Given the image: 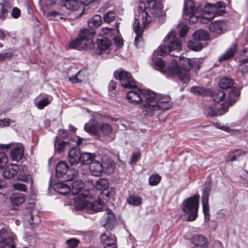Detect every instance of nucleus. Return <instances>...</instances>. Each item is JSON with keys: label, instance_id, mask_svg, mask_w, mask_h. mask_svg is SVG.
Wrapping results in <instances>:
<instances>
[{"label": "nucleus", "instance_id": "obj_35", "mask_svg": "<svg viewBox=\"0 0 248 248\" xmlns=\"http://www.w3.org/2000/svg\"><path fill=\"white\" fill-rule=\"evenodd\" d=\"M195 9L194 4L192 0H188L185 3L184 8V16H188L194 13Z\"/></svg>", "mask_w": 248, "mask_h": 248}, {"label": "nucleus", "instance_id": "obj_28", "mask_svg": "<svg viewBox=\"0 0 248 248\" xmlns=\"http://www.w3.org/2000/svg\"><path fill=\"white\" fill-rule=\"evenodd\" d=\"M84 187V182L81 180H77L72 184L71 193L72 195H74L78 194L80 192Z\"/></svg>", "mask_w": 248, "mask_h": 248}, {"label": "nucleus", "instance_id": "obj_24", "mask_svg": "<svg viewBox=\"0 0 248 248\" xmlns=\"http://www.w3.org/2000/svg\"><path fill=\"white\" fill-rule=\"evenodd\" d=\"M90 170L93 175L95 176H100L103 172L102 163L97 161H92L90 165Z\"/></svg>", "mask_w": 248, "mask_h": 248}, {"label": "nucleus", "instance_id": "obj_38", "mask_svg": "<svg viewBox=\"0 0 248 248\" xmlns=\"http://www.w3.org/2000/svg\"><path fill=\"white\" fill-rule=\"evenodd\" d=\"M69 145L68 142H65L58 140L57 137H56L55 142V148L57 151L59 153L64 152L65 148Z\"/></svg>", "mask_w": 248, "mask_h": 248}, {"label": "nucleus", "instance_id": "obj_45", "mask_svg": "<svg viewBox=\"0 0 248 248\" xmlns=\"http://www.w3.org/2000/svg\"><path fill=\"white\" fill-rule=\"evenodd\" d=\"M94 33L95 32L93 30L83 29L81 31L79 36L81 38L92 39V37L94 36Z\"/></svg>", "mask_w": 248, "mask_h": 248}, {"label": "nucleus", "instance_id": "obj_17", "mask_svg": "<svg viewBox=\"0 0 248 248\" xmlns=\"http://www.w3.org/2000/svg\"><path fill=\"white\" fill-rule=\"evenodd\" d=\"M19 170V166L16 164L8 165L3 171V177L7 179H10L18 174Z\"/></svg>", "mask_w": 248, "mask_h": 248}, {"label": "nucleus", "instance_id": "obj_29", "mask_svg": "<svg viewBox=\"0 0 248 248\" xmlns=\"http://www.w3.org/2000/svg\"><path fill=\"white\" fill-rule=\"evenodd\" d=\"M68 170V166L65 162H59L56 167V173L58 177H62L65 174Z\"/></svg>", "mask_w": 248, "mask_h": 248}, {"label": "nucleus", "instance_id": "obj_42", "mask_svg": "<svg viewBox=\"0 0 248 248\" xmlns=\"http://www.w3.org/2000/svg\"><path fill=\"white\" fill-rule=\"evenodd\" d=\"M85 79V72L82 70L79 71L75 76L69 78V80L73 83L81 82Z\"/></svg>", "mask_w": 248, "mask_h": 248}, {"label": "nucleus", "instance_id": "obj_21", "mask_svg": "<svg viewBox=\"0 0 248 248\" xmlns=\"http://www.w3.org/2000/svg\"><path fill=\"white\" fill-rule=\"evenodd\" d=\"M139 13L141 15L143 26L145 28L151 21V17L148 15L146 11L145 4L143 2H140L139 6Z\"/></svg>", "mask_w": 248, "mask_h": 248}, {"label": "nucleus", "instance_id": "obj_59", "mask_svg": "<svg viewBox=\"0 0 248 248\" xmlns=\"http://www.w3.org/2000/svg\"><path fill=\"white\" fill-rule=\"evenodd\" d=\"M49 103L50 101L47 98H44L40 100L36 105L38 109H41Z\"/></svg>", "mask_w": 248, "mask_h": 248}, {"label": "nucleus", "instance_id": "obj_9", "mask_svg": "<svg viewBox=\"0 0 248 248\" xmlns=\"http://www.w3.org/2000/svg\"><path fill=\"white\" fill-rule=\"evenodd\" d=\"M208 38L209 36L206 31L202 30L197 31L193 34V38L188 43L187 47L193 51H200L203 48L201 41L206 40Z\"/></svg>", "mask_w": 248, "mask_h": 248}, {"label": "nucleus", "instance_id": "obj_20", "mask_svg": "<svg viewBox=\"0 0 248 248\" xmlns=\"http://www.w3.org/2000/svg\"><path fill=\"white\" fill-rule=\"evenodd\" d=\"M181 71L175 60H172L164 72V74L167 76H172L177 75L179 77V72Z\"/></svg>", "mask_w": 248, "mask_h": 248}, {"label": "nucleus", "instance_id": "obj_12", "mask_svg": "<svg viewBox=\"0 0 248 248\" xmlns=\"http://www.w3.org/2000/svg\"><path fill=\"white\" fill-rule=\"evenodd\" d=\"M101 223L104 228L108 230H112L117 224V220L115 215L110 209H107L101 219Z\"/></svg>", "mask_w": 248, "mask_h": 248}, {"label": "nucleus", "instance_id": "obj_3", "mask_svg": "<svg viewBox=\"0 0 248 248\" xmlns=\"http://www.w3.org/2000/svg\"><path fill=\"white\" fill-rule=\"evenodd\" d=\"M179 60L181 71L179 72V78L184 83H187L190 79L189 70L195 66V64L198 65L197 69H200L201 63L198 60H190L184 56H180Z\"/></svg>", "mask_w": 248, "mask_h": 248}, {"label": "nucleus", "instance_id": "obj_39", "mask_svg": "<svg viewBox=\"0 0 248 248\" xmlns=\"http://www.w3.org/2000/svg\"><path fill=\"white\" fill-rule=\"evenodd\" d=\"M108 182L107 179L101 178L96 181L95 187L98 190L105 191L108 189Z\"/></svg>", "mask_w": 248, "mask_h": 248}, {"label": "nucleus", "instance_id": "obj_61", "mask_svg": "<svg viewBox=\"0 0 248 248\" xmlns=\"http://www.w3.org/2000/svg\"><path fill=\"white\" fill-rule=\"evenodd\" d=\"M14 189L17 190L25 192L27 191V188L25 185L21 183H16L13 184V186Z\"/></svg>", "mask_w": 248, "mask_h": 248}, {"label": "nucleus", "instance_id": "obj_16", "mask_svg": "<svg viewBox=\"0 0 248 248\" xmlns=\"http://www.w3.org/2000/svg\"><path fill=\"white\" fill-rule=\"evenodd\" d=\"M99 124L95 121H91L86 123L84 126V130L90 134L94 136L97 138H100L99 132Z\"/></svg>", "mask_w": 248, "mask_h": 248}, {"label": "nucleus", "instance_id": "obj_33", "mask_svg": "<svg viewBox=\"0 0 248 248\" xmlns=\"http://www.w3.org/2000/svg\"><path fill=\"white\" fill-rule=\"evenodd\" d=\"M215 17V15L214 13H211L210 10L206 8L204 11L202 16L200 17L201 22L203 24H206L211 20L213 19Z\"/></svg>", "mask_w": 248, "mask_h": 248}, {"label": "nucleus", "instance_id": "obj_53", "mask_svg": "<svg viewBox=\"0 0 248 248\" xmlns=\"http://www.w3.org/2000/svg\"><path fill=\"white\" fill-rule=\"evenodd\" d=\"M115 14L112 11L108 12L104 16V20L107 23H110L114 20Z\"/></svg>", "mask_w": 248, "mask_h": 248}, {"label": "nucleus", "instance_id": "obj_6", "mask_svg": "<svg viewBox=\"0 0 248 248\" xmlns=\"http://www.w3.org/2000/svg\"><path fill=\"white\" fill-rule=\"evenodd\" d=\"M90 197L89 191L87 190H84L78 197L79 203L78 205L79 208H85L90 207V209L95 212L100 211L104 207L105 202L102 200L101 196L99 197L98 200L95 201L92 203H89L86 199Z\"/></svg>", "mask_w": 248, "mask_h": 248}, {"label": "nucleus", "instance_id": "obj_40", "mask_svg": "<svg viewBox=\"0 0 248 248\" xmlns=\"http://www.w3.org/2000/svg\"><path fill=\"white\" fill-rule=\"evenodd\" d=\"M102 164L103 172L105 171L108 174L111 173L113 172L114 169V163L112 160L108 159L106 162H103Z\"/></svg>", "mask_w": 248, "mask_h": 248}, {"label": "nucleus", "instance_id": "obj_30", "mask_svg": "<svg viewBox=\"0 0 248 248\" xmlns=\"http://www.w3.org/2000/svg\"><path fill=\"white\" fill-rule=\"evenodd\" d=\"M133 30L135 33L136 34V36L135 38V42L136 43H137L140 41V39L141 38L143 29L140 26L139 20L137 18L135 19V22L133 25Z\"/></svg>", "mask_w": 248, "mask_h": 248}, {"label": "nucleus", "instance_id": "obj_51", "mask_svg": "<svg viewBox=\"0 0 248 248\" xmlns=\"http://www.w3.org/2000/svg\"><path fill=\"white\" fill-rule=\"evenodd\" d=\"M184 16L186 20H188L189 22L192 24L196 23L199 19H200V17L198 16V15L196 12L191 14L190 15H189L188 16Z\"/></svg>", "mask_w": 248, "mask_h": 248}, {"label": "nucleus", "instance_id": "obj_4", "mask_svg": "<svg viewBox=\"0 0 248 248\" xmlns=\"http://www.w3.org/2000/svg\"><path fill=\"white\" fill-rule=\"evenodd\" d=\"M239 95V91L237 89H233L231 92L225 93L222 90L216 91L213 95V99L217 103V105L222 106L227 103V101L230 103V106L234 103L238 98Z\"/></svg>", "mask_w": 248, "mask_h": 248}, {"label": "nucleus", "instance_id": "obj_15", "mask_svg": "<svg viewBox=\"0 0 248 248\" xmlns=\"http://www.w3.org/2000/svg\"><path fill=\"white\" fill-rule=\"evenodd\" d=\"M100 240L101 242L105 245V247L116 248L117 247V240L115 236L109 232H105L102 234Z\"/></svg>", "mask_w": 248, "mask_h": 248}, {"label": "nucleus", "instance_id": "obj_63", "mask_svg": "<svg viewBox=\"0 0 248 248\" xmlns=\"http://www.w3.org/2000/svg\"><path fill=\"white\" fill-rule=\"evenodd\" d=\"M12 121L8 118L0 119V127H6L9 126Z\"/></svg>", "mask_w": 248, "mask_h": 248}, {"label": "nucleus", "instance_id": "obj_55", "mask_svg": "<svg viewBox=\"0 0 248 248\" xmlns=\"http://www.w3.org/2000/svg\"><path fill=\"white\" fill-rule=\"evenodd\" d=\"M161 180V177L157 175H152L149 178V184L151 186H156L160 182Z\"/></svg>", "mask_w": 248, "mask_h": 248}, {"label": "nucleus", "instance_id": "obj_41", "mask_svg": "<svg viewBox=\"0 0 248 248\" xmlns=\"http://www.w3.org/2000/svg\"><path fill=\"white\" fill-rule=\"evenodd\" d=\"M225 7V4L223 2L219 1L217 2L215 4H208V7L206 8H208V10H210L211 13H214L215 15V16L218 14V9H221Z\"/></svg>", "mask_w": 248, "mask_h": 248}, {"label": "nucleus", "instance_id": "obj_60", "mask_svg": "<svg viewBox=\"0 0 248 248\" xmlns=\"http://www.w3.org/2000/svg\"><path fill=\"white\" fill-rule=\"evenodd\" d=\"M190 92L195 94L202 95L204 93L203 89L199 87H193L190 88Z\"/></svg>", "mask_w": 248, "mask_h": 248}, {"label": "nucleus", "instance_id": "obj_5", "mask_svg": "<svg viewBox=\"0 0 248 248\" xmlns=\"http://www.w3.org/2000/svg\"><path fill=\"white\" fill-rule=\"evenodd\" d=\"M200 196L198 195L187 198L183 202V211L188 215L186 220L194 221L197 217Z\"/></svg>", "mask_w": 248, "mask_h": 248}, {"label": "nucleus", "instance_id": "obj_11", "mask_svg": "<svg viewBox=\"0 0 248 248\" xmlns=\"http://www.w3.org/2000/svg\"><path fill=\"white\" fill-rule=\"evenodd\" d=\"M227 103L221 108V105L213 104L206 107L204 113L208 116L214 117L223 115L228 111V108L230 106V103Z\"/></svg>", "mask_w": 248, "mask_h": 248}, {"label": "nucleus", "instance_id": "obj_47", "mask_svg": "<svg viewBox=\"0 0 248 248\" xmlns=\"http://www.w3.org/2000/svg\"><path fill=\"white\" fill-rule=\"evenodd\" d=\"M208 200L206 198L205 199H202V209L205 220H209V209L208 207Z\"/></svg>", "mask_w": 248, "mask_h": 248}, {"label": "nucleus", "instance_id": "obj_49", "mask_svg": "<svg viewBox=\"0 0 248 248\" xmlns=\"http://www.w3.org/2000/svg\"><path fill=\"white\" fill-rule=\"evenodd\" d=\"M106 192H102L101 194L99 196L102 197V199H104V196L105 195L106 199H105V201H107L108 199L112 197L115 193V190L113 187H108L107 190H106Z\"/></svg>", "mask_w": 248, "mask_h": 248}, {"label": "nucleus", "instance_id": "obj_48", "mask_svg": "<svg viewBox=\"0 0 248 248\" xmlns=\"http://www.w3.org/2000/svg\"><path fill=\"white\" fill-rule=\"evenodd\" d=\"M154 67L163 74L166 69L165 68V62L161 59H158L156 61Z\"/></svg>", "mask_w": 248, "mask_h": 248}, {"label": "nucleus", "instance_id": "obj_44", "mask_svg": "<svg viewBox=\"0 0 248 248\" xmlns=\"http://www.w3.org/2000/svg\"><path fill=\"white\" fill-rule=\"evenodd\" d=\"M30 218L28 220L29 226L27 227L33 228L40 222V218L37 215H33L32 213H30Z\"/></svg>", "mask_w": 248, "mask_h": 248}, {"label": "nucleus", "instance_id": "obj_19", "mask_svg": "<svg viewBox=\"0 0 248 248\" xmlns=\"http://www.w3.org/2000/svg\"><path fill=\"white\" fill-rule=\"evenodd\" d=\"M81 153L78 148H74L69 152L68 161L73 166L77 165L80 161Z\"/></svg>", "mask_w": 248, "mask_h": 248}, {"label": "nucleus", "instance_id": "obj_37", "mask_svg": "<svg viewBox=\"0 0 248 248\" xmlns=\"http://www.w3.org/2000/svg\"><path fill=\"white\" fill-rule=\"evenodd\" d=\"M55 189L58 193L63 195H66L71 192L70 187L67 185L62 183H57L55 186Z\"/></svg>", "mask_w": 248, "mask_h": 248}, {"label": "nucleus", "instance_id": "obj_14", "mask_svg": "<svg viewBox=\"0 0 248 248\" xmlns=\"http://www.w3.org/2000/svg\"><path fill=\"white\" fill-rule=\"evenodd\" d=\"M0 243H3L5 246L10 248H15V235L9 233L6 229L0 230Z\"/></svg>", "mask_w": 248, "mask_h": 248}, {"label": "nucleus", "instance_id": "obj_46", "mask_svg": "<svg viewBox=\"0 0 248 248\" xmlns=\"http://www.w3.org/2000/svg\"><path fill=\"white\" fill-rule=\"evenodd\" d=\"M47 18L50 20H59L62 19V15L56 11H52L48 13L46 16Z\"/></svg>", "mask_w": 248, "mask_h": 248}, {"label": "nucleus", "instance_id": "obj_23", "mask_svg": "<svg viewBox=\"0 0 248 248\" xmlns=\"http://www.w3.org/2000/svg\"><path fill=\"white\" fill-rule=\"evenodd\" d=\"M225 22L217 20L215 21L210 24L209 29L211 32L217 34H220L223 32V30L225 27Z\"/></svg>", "mask_w": 248, "mask_h": 248}, {"label": "nucleus", "instance_id": "obj_2", "mask_svg": "<svg viewBox=\"0 0 248 248\" xmlns=\"http://www.w3.org/2000/svg\"><path fill=\"white\" fill-rule=\"evenodd\" d=\"M164 41L167 45L159 46L157 50V54L160 56L170 54L175 57V55L171 53L173 50L179 51L182 48V43L179 39L175 37L173 32H170L168 34L164 39Z\"/></svg>", "mask_w": 248, "mask_h": 248}, {"label": "nucleus", "instance_id": "obj_18", "mask_svg": "<svg viewBox=\"0 0 248 248\" xmlns=\"http://www.w3.org/2000/svg\"><path fill=\"white\" fill-rule=\"evenodd\" d=\"M191 242L197 247L206 248L209 246L207 239L204 236L200 234L194 235L191 239Z\"/></svg>", "mask_w": 248, "mask_h": 248}, {"label": "nucleus", "instance_id": "obj_8", "mask_svg": "<svg viewBox=\"0 0 248 248\" xmlns=\"http://www.w3.org/2000/svg\"><path fill=\"white\" fill-rule=\"evenodd\" d=\"M132 90L126 94V98L131 103L138 104L143 101L145 99V101L143 105L146 103V94L152 93V92L143 90L137 87V85L135 87L131 88Z\"/></svg>", "mask_w": 248, "mask_h": 248}, {"label": "nucleus", "instance_id": "obj_27", "mask_svg": "<svg viewBox=\"0 0 248 248\" xmlns=\"http://www.w3.org/2000/svg\"><path fill=\"white\" fill-rule=\"evenodd\" d=\"M97 45L101 52L108 53L110 51L109 46L110 41L107 38H104L97 40Z\"/></svg>", "mask_w": 248, "mask_h": 248}, {"label": "nucleus", "instance_id": "obj_32", "mask_svg": "<svg viewBox=\"0 0 248 248\" xmlns=\"http://www.w3.org/2000/svg\"><path fill=\"white\" fill-rule=\"evenodd\" d=\"M93 153L83 152L81 154L80 161L82 164H90L95 157Z\"/></svg>", "mask_w": 248, "mask_h": 248}, {"label": "nucleus", "instance_id": "obj_64", "mask_svg": "<svg viewBox=\"0 0 248 248\" xmlns=\"http://www.w3.org/2000/svg\"><path fill=\"white\" fill-rule=\"evenodd\" d=\"M0 19L4 20L5 15L7 13V11L4 9V5L2 4H0Z\"/></svg>", "mask_w": 248, "mask_h": 248}, {"label": "nucleus", "instance_id": "obj_58", "mask_svg": "<svg viewBox=\"0 0 248 248\" xmlns=\"http://www.w3.org/2000/svg\"><path fill=\"white\" fill-rule=\"evenodd\" d=\"M8 161L6 155L3 152L0 153V169L4 167Z\"/></svg>", "mask_w": 248, "mask_h": 248}, {"label": "nucleus", "instance_id": "obj_43", "mask_svg": "<svg viewBox=\"0 0 248 248\" xmlns=\"http://www.w3.org/2000/svg\"><path fill=\"white\" fill-rule=\"evenodd\" d=\"M233 84V80L228 78H222L219 82V86L222 89L230 88L232 86Z\"/></svg>", "mask_w": 248, "mask_h": 248}, {"label": "nucleus", "instance_id": "obj_13", "mask_svg": "<svg viewBox=\"0 0 248 248\" xmlns=\"http://www.w3.org/2000/svg\"><path fill=\"white\" fill-rule=\"evenodd\" d=\"M93 46L92 39H85L79 38L72 41L69 46L71 48H75L78 50L86 49L92 47Z\"/></svg>", "mask_w": 248, "mask_h": 248}, {"label": "nucleus", "instance_id": "obj_26", "mask_svg": "<svg viewBox=\"0 0 248 248\" xmlns=\"http://www.w3.org/2000/svg\"><path fill=\"white\" fill-rule=\"evenodd\" d=\"M236 51V46L235 44H232L229 48L220 56L218 61L221 62L229 60L233 56Z\"/></svg>", "mask_w": 248, "mask_h": 248}, {"label": "nucleus", "instance_id": "obj_34", "mask_svg": "<svg viewBox=\"0 0 248 248\" xmlns=\"http://www.w3.org/2000/svg\"><path fill=\"white\" fill-rule=\"evenodd\" d=\"M12 203L14 205H19L24 202V194L18 193H14L10 198Z\"/></svg>", "mask_w": 248, "mask_h": 248}, {"label": "nucleus", "instance_id": "obj_31", "mask_svg": "<svg viewBox=\"0 0 248 248\" xmlns=\"http://www.w3.org/2000/svg\"><path fill=\"white\" fill-rule=\"evenodd\" d=\"M102 24L101 17L99 15H95L92 18L89 19L88 22V26L93 31V29L97 28Z\"/></svg>", "mask_w": 248, "mask_h": 248}, {"label": "nucleus", "instance_id": "obj_7", "mask_svg": "<svg viewBox=\"0 0 248 248\" xmlns=\"http://www.w3.org/2000/svg\"><path fill=\"white\" fill-rule=\"evenodd\" d=\"M146 1L154 18L161 23L164 22L166 13L163 10V6L160 0H146Z\"/></svg>", "mask_w": 248, "mask_h": 248}, {"label": "nucleus", "instance_id": "obj_57", "mask_svg": "<svg viewBox=\"0 0 248 248\" xmlns=\"http://www.w3.org/2000/svg\"><path fill=\"white\" fill-rule=\"evenodd\" d=\"M66 243L69 248H75L78 247L79 241L76 238H71L67 240Z\"/></svg>", "mask_w": 248, "mask_h": 248}, {"label": "nucleus", "instance_id": "obj_54", "mask_svg": "<svg viewBox=\"0 0 248 248\" xmlns=\"http://www.w3.org/2000/svg\"><path fill=\"white\" fill-rule=\"evenodd\" d=\"M78 172L76 170H71L68 172L67 178H64L65 181H69L73 180L78 175Z\"/></svg>", "mask_w": 248, "mask_h": 248}, {"label": "nucleus", "instance_id": "obj_50", "mask_svg": "<svg viewBox=\"0 0 248 248\" xmlns=\"http://www.w3.org/2000/svg\"><path fill=\"white\" fill-rule=\"evenodd\" d=\"M141 198L138 196H130L127 200L128 203L132 205H138L141 202Z\"/></svg>", "mask_w": 248, "mask_h": 248}, {"label": "nucleus", "instance_id": "obj_52", "mask_svg": "<svg viewBox=\"0 0 248 248\" xmlns=\"http://www.w3.org/2000/svg\"><path fill=\"white\" fill-rule=\"evenodd\" d=\"M211 186L210 182L205 183L204 188L202 191V199H205L206 198L207 199H209V196L211 190Z\"/></svg>", "mask_w": 248, "mask_h": 248}, {"label": "nucleus", "instance_id": "obj_36", "mask_svg": "<svg viewBox=\"0 0 248 248\" xmlns=\"http://www.w3.org/2000/svg\"><path fill=\"white\" fill-rule=\"evenodd\" d=\"M63 5L67 9L77 10L79 8L80 4L78 0H65Z\"/></svg>", "mask_w": 248, "mask_h": 248}, {"label": "nucleus", "instance_id": "obj_10", "mask_svg": "<svg viewBox=\"0 0 248 248\" xmlns=\"http://www.w3.org/2000/svg\"><path fill=\"white\" fill-rule=\"evenodd\" d=\"M114 76L116 79L120 81L122 86L124 88H131L136 86L134 79L128 72L124 71H116Z\"/></svg>", "mask_w": 248, "mask_h": 248}, {"label": "nucleus", "instance_id": "obj_22", "mask_svg": "<svg viewBox=\"0 0 248 248\" xmlns=\"http://www.w3.org/2000/svg\"><path fill=\"white\" fill-rule=\"evenodd\" d=\"M24 155V147L21 144H18L11 151V157L14 161H19Z\"/></svg>", "mask_w": 248, "mask_h": 248}, {"label": "nucleus", "instance_id": "obj_25", "mask_svg": "<svg viewBox=\"0 0 248 248\" xmlns=\"http://www.w3.org/2000/svg\"><path fill=\"white\" fill-rule=\"evenodd\" d=\"M99 132L100 138H108L113 131L112 127L108 123H102L99 124Z\"/></svg>", "mask_w": 248, "mask_h": 248}, {"label": "nucleus", "instance_id": "obj_62", "mask_svg": "<svg viewBox=\"0 0 248 248\" xmlns=\"http://www.w3.org/2000/svg\"><path fill=\"white\" fill-rule=\"evenodd\" d=\"M214 125L217 128L224 130L226 132H230L232 130L227 126L222 125L220 123H216Z\"/></svg>", "mask_w": 248, "mask_h": 248}, {"label": "nucleus", "instance_id": "obj_1", "mask_svg": "<svg viewBox=\"0 0 248 248\" xmlns=\"http://www.w3.org/2000/svg\"><path fill=\"white\" fill-rule=\"evenodd\" d=\"M169 96L156 95L154 93L146 94V103L144 105L143 110L146 115H152L154 111L161 109L168 110L172 107Z\"/></svg>", "mask_w": 248, "mask_h": 248}, {"label": "nucleus", "instance_id": "obj_56", "mask_svg": "<svg viewBox=\"0 0 248 248\" xmlns=\"http://www.w3.org/2000/svg\"><path fill=\"white\" fill-rule=\"evenodd\" d=\"M18 173L17 179L20 181H26L30 177L29 175L25 173L23 168L22 169L19 168Z\"/></svg>", "mask_w": 248, "mask_h": 248}]
</instances>
